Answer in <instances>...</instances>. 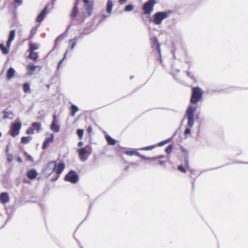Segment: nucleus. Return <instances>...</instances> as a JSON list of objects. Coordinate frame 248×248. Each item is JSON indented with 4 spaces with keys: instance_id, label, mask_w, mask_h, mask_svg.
I'll list each match as a JSON object with an SVG mask.
<instances>
[{
    "instance_id": "20",
    "label": "nucleus",
    "mask_w": 248,
    "mask_h": 248,
    "mask_svg": "<svg viewBox=\"0 0 248 248\" xmlns=\"http://www.w3.org/2000/svg\"><path fill=\"white\" fill-rule=\"evenodd\" d=\"M113 6V2L111 0H108L107 5V12L110 14L111 12L112 7Z\"/></svg>"
},
{
    "instance_id": "44",
    "label": "nucleus",
    "mask_w": 248,
    "mask_h": 248,
    "mask_svg": "<svg viewBox=\"0 0 248 248\" xmlns=\"http://www.w3.org/2000/svg\"><path fill=\"white\" fill-rule=\"evenodd\" d=\"M36 31V28H33L31 31V35L33 36L34 35Z\"/></svg>"
},
{
    "instance_id": "30",
    "label": "nucleus",
    "mask_w": 248,
    "mask_h": 248,
    "mask_svg": "<svg viewBox=\"0 0 248 248\" xmlns=\"http://www.w3.org/2000/svg\"><path fill=\"white\" fill-rule=\"evenodd\" d=\"M156 147H157L156 145H153L141 148L140 149V150H143V151L151 150Z\"/></svg>"
},
{
    "instance_id": "41",
    "label": "nucleus",
    "mask_w": 248,
    "mask_h": 248,
    "mask_svg": "<svg viewBox=\"0 0 248 248\" xmlns=\"http://www.w3.org/2000/svg\"><path fill=\"white\" fill-rule=\"evenodd\" d=\"M2 113L3 114V119H7L9 118V113L6 110H3L2 111Z\"/></svg>"
},
{
    "instance_id": "23",
    "label": "nucleus",
    "mask_w": 248,
    "mask_h": 248,
    "mask_svg": "<svg viewBox=\"0 0 248 248\" xmlns=\"http://www.w3.org/2000/svg\"><path fill=\"white\" fill-rule=\"evenodd\" d=\"M51 129L55 132H59L60 130V126L55 124V122H53L51 124Z\"/></svg>"
},
{
    "instance_id": "14",
    "label": "nucleus",
    "mask_w": 248,
    "mask_h": 248,
    "mask_svg": "<svg viewBox=\"0 0 248 248\" xmlns=\"http://www.w3.org/2000/svg\"><path fill=\"white\" fill-rule=\"evenodd\" d=\"M53 137H54L53 135L52 134L50 135V137L46 139V140H45V141L43 142V145L42 147L43 149H45L46 148H47L49 145V143L52 142L53 141Z\"/></svg>"
},
{
    "instance_id": "34",
    "label": "nucleus",
    "mask_w": 248,
    "mask_h": 248,
    "mask_svg": "<svg viewBox=\"0 0 248 248\" xmlns=\"http://www.w3.org/2000/svg\"><path fill=\"white\" fill-rule=\"evenodd\" d=\"M172 149H173V146L171 144H170L166 149L165 150V152L167 154H170L172 151Z\"/></svg>"
},
{
    "instance_id": "37",
    "label": "nucleus",
    "mask_w": 248,
    "mask_h": 248,
    "mask_svg": "<svg viewBox=\"0 0 248 248\" xmlns=\"http://www.w3.org/2000/svg\"><path fill=\"white\" fill-rule=\"evenodd\" d=\"M184 162H185V166L187 168H189L188 155L185 156V159H184Z\"/></svg>"
},
{
    "instance_id": "31",
    "label": "nucleus",
    "mask_w": 248,
    "mask_h": 248,
    "mask_svg": "<svg viewBox=\"0 0 248 248\" xmlns=\"http://www.w3.org/2000/svg\"><path fill=\"white\" fill-rule=\"evenodd\" d=\"M38 48V46L36 44H31L30 45V51H34V50L37 49Z\"/></svg>"
},
{
    "instance_id": "46",
    "label": "nucleus",
    "mask_w": 248,
    "mask_h": 248,
    "mask_svg": "<svg viewBox=\"0 0 248 248\" xmlns=\"http://www.w3.org/2000/svg\"><path fill=\"white\" fill-rule=\"evenodd\" d=\"M12 41H13L10 40H8H8L7 41V43H6L7 48H9V50L10 49L11 44V43H12Z\"/></svg>"
},
{
    "instance_id": "35",
    "label": "nucleus",
    "mask_w": 248,
    "mask_h": 248,
    "mask_svg": "<svg viewBox=\"0 0 248 248\" xmlns=\"http://www.w3.org/2000/svg\"><path fill=\"white\" fill-rule=\"evenodd\" d=\"M77 134L78 136L80 139H81L83 135L84 131L81 129H78L77 131Z\"/></svg>"
},
{
    "instance_id": "60",
    "label": "nucleus",
    "mask_w": 248,
    "mask_h": 248,
    "mask_svg": "<svg viewBox=\"0 0 248 248\" xmlns=\"http://www.w3.org/2000/svg\"><path fill=\"white\" fill-rule=\"evenodd\" d=\"M28 75H31V74H32V73L31 72H29V73H28Z\"/></svg>"
},
{
    "instance_id": "21",
    "label": "nucleus",
    "mask_w": 248,
    "mask_h": 248,
    "mask_svg": "<svg viewBox=\"0 0 248 248\" xmlns=\"http://www.w3.org/2000/svg\"><path fill=\"white\" fill-rule=\"evenodd\" d=\"M32 139V138L31 136L23 137L21 138V141L22 143L25 144L28 143Z\"/></svg>"
},
{
    "instance_id": "13",
    "label": "nucleus",
    "mask_w": 248,
    "mask_h": 248,
    "mask_svg": "<svg viewBox=\"0 0 248 248\" xmlns=\"http://www.w3.org/2000/svg\"><path fill=\"white\" fill-rule=\"evenodd\" d=\"M47 13V6L42 11L36 18V21L38 22H41L44 19Z\"/></svg>"
},
{
    "instance_id": "26",
    "label": "nucleus",
    "mask_w": 248,
    "mask_h": 248,
    "mask_svg": "<svg viewBox=\"0 0 248 248\" xmlns=\"http://www.w3.org/2000/svg\"><path fill=\"white\" fill-rule=\"evenodd\" d=\"M23 90L25 93H30L31 92L30 86L28 83H25L23 85Z\"/></svg>"
},
{
    "instance_id": "54",
    "label": "nucleus",
    "mask_w": 248,
    "mask_h": 248,
    "mask_svg": "<svg viewBox=\"0 0 248 248\" xmlns=\"http://www.w3.org/2000/svg\"><path fill=\"white\" fill-rule=\"evenodd\" d=\"M187 75L190 78H193V76H191V73L189 72H187Z\"/></svg>"
},
{
    "instance_id": "18",
    "label": "nucleus",
    "mask_w": 248,
    "mask_h": 248,
    "mask_svg": "<svg viewBox=\"0 0 248 248\" xmlns=\"http://www.w3.org/2000/svg\"><path fill=\"white\" fill-rule=\"evenodd\" d=\"M37 173L35 170H31L27 173L28 177L30 179H34L37 176Z\"/></svg>"
},
{
    "instance_id": "40",
    "label": "nucleus",
    "mask_w": 248,
    "mask_h": 248,
    "mask_svg": "<svg viewBox=\"0 0 248 248\" xmlns=\"http://www.w3.org/2000/svg\"><path fill=\"white\" fill-rule=\"evenodd\" d=\"M64 38V36L63 34H62L59 36L55 40V44H56L59 41H61Z\"/></svg>"
},
{
    "instance_id": "36",
    "label": "nucleus",
    "mask_w": 248,
    "mask_h": 248,
    "mask_svg": "<svg viewBox=\"0 0 248 248\" xmlns=\"http://www.w3.org/2000/svg\"><path fill=\"white\" fill-rule=\"evenodd\" d=\"M170 141V139H169L166 140H164L157 144V146H161L163 145L167 144V143L169 142Z\"/></svg>"
},
{
    "instance_id": "6",
    "label": "nucleus",
    "mask_w": 248,
    "mask_h": 248,
    "mask_svg": "<svg viewBox=\"0 0 248 248\" xmlns=\"http://www.w3.org/2000/svg\"><path fill=\"white\" fill-rule=\"evenodd\" d=\"M79 180L78 174L74 170H70L64 177L65 181L69 182L73 184L77 183Z\"/></svg>"
},
{
    "instance_id": "28",
    "label": "nucleus",
    "mask_w": 248,
    "mask_h": 248,
    "mask_svg": "<svg viewBox=\"0 0 248 248\" xmlns=\"http://www.w3.org/2000/svg\"><path fill=\"white\" fill-rule=\"evenodd\" d=\"M16 31L14 30H11L10 32V34L8 37V40L13 41L15 37Z\"/></svg>"
},
{
    "instance_id": "42",
    "label": "nucleus",
    "mask_w": 248,
    "mask_h": 248,
    "mask_svg": "<svg viewBox=\"0 0 248 248\" xmlns=\"http://www.w3.org/2000/svg\"><path fill=\"white\" fill-rule=\"evenodd\" d=\"M68 49L66 50V52L65 53V54H64V57L63 58V59L62 60H61V61H60L59 63H58V67H57V69L58 70V69L60 67V64L62 63V61H63V60L65 59V57H66V54L68 52Z\"/></svg>"
},
{
    "instance_id": "61",
    "label": "nucleus",
    "mask_w": 248,
    "mask_h": 248,
    "mask_svg": "<svg viewBox=\"0 0 248 248\" xmlns=\"http://www.w3.org/2000/svg\"><path fill=\"white\" fill-rule=\"evenodd\" d=\"M1 136V133L0 132V137Z\"/></svg>"
},
{
    "instance_id": "3",
    "label": "nucleus",
    "mask_w": 248,
    "mask_h": 248,
    "mask_svg": "<svg viewBox=\"0 0 248 248\" xmlns=\"http://www.w3.org/2000/svg\"><path fill=\"white\" fill-rule=\"evenodd\" d=\"M156 1L155 0H148L145 2L142 7V10L143 11V15H147L149 17L151 13L154 10L155 5L156 4Z\"/></svg>"
},
{
    "instance_id": "48",
    "label": "nucleus",
    "mask_w": 248,
    "mask_h": 248,
    "mask_svg": "<svg viewBox=\"0 0 248 248\" xmlns=\"http://www.w3.org/2000/svg\"><path fill=\"white\" fill-rule=\"evenodd\" d=\"M185 135H186L190 133V129L189 128H186L185 130Z\"/></svg>"
},
{
    "instance_id": "57",
    "label": "nucleus",
    "mask_w": 248,
    "mask_h": 248,
    "mask_svg": "<svg viewBox=\"0 0 248 248\" xmlns=\"http://www.w3.org/2000/svg\"><path fill=\"white\" fill-rule=\"evenodd\" d=\"M125 1H126V0H119V1H120L121 3H124V2Z\"/></svg>"
},
{
    "instance_id": "33",
    "label": "nucleus",
    "mask_w": 248,
    "mask_h": 248,
    "mask_svg": "<svg viewBox=\"0 0 248 248\" xmlns=\"http://www.w3.org/2000/svg\"><path fill=\"white\" fill-rule=\"evenodd\" d=\"M134 9V6L131 4L127 5L124 8V11L126 12L132 11Z\"/></svg>"
},
{
    "instance_id": "24",
    "label": "nucleus",
    "mask_w": 248,
    "mask_h": 248,
    "mask_svg": "<svg viewBox=\"0 0 248 248\" xmlns=\"http://www.w3.org/2000/svg\"><path fill=\"white\" fill-rule=\"evenodd\" d=\"M32 128L35 129L38 132H39L41 127V124L40 123L35 122L31 124Z\"/></svg>"
},
{
    "instance_id": "51",
    "label": "nucleus",
    "mask_w": 248,
    "mask_h": 248,
    "mask_svg": "<svg viewBox=\"0 0 248 248\" xmlns=\"http://www.w3.org/2000/svg\"><path fill=\"white\" fill-rule=\"evenodd\" d=\"M27 157H28V159H29L31 161V162H33V159L31 155H28Z\"/></svg>"
},
{
    "instance_id": "1",
    "label": "nucleus",
    "mask_w": 248,
    "mask_h": 248,
    "mask_svg": "<svg viewBox=\"0 0 248 248\" xmlns=\"http://www.w3.org/2000/svg\"><path fill=\"white\" fill-rule=\"evenodd\" d=\"M202 95L203 92L200 88L198 87L192 88L190 99V103L196 106L198 102L202 100Z\"/></svg>"
},
{
    "instance_id": "39",
    "label": "nucleus",
    "mask_w": 248,
    "mask_h": 248,
    "mask_svg": "<svg viewBox=\"0 0 248 248\" xmlns=\"http://www.w3.org/2000/svg\"><path fill=\"white\" fill-rule=\"evenodd\" d=\"M26 133L27 134H32L34 133V129L31 127H30L28 128V129L26 131Z\"/></svg>"
},
{
    "instance_id": "17",
    "label": "nucleus",
    "mask_w": 248,
    "mask_h": 248,
    "mask_svg": "<svg viewBox=\"0 0 248 248\" xmlns=\"http://www.w3.org/2000/svg\"><path fill=\"white\" fill-rule=\"evenodd\" d=\"M105 139L108 145H114L116 143V141L108 135L105 136Z\"/></svg>"
},
{
    "instance_id": "22",
    "label": "nucleus",
    "mask_w": 248,
    "mask_h": 248,
    "mask_svg": "<svg viewBox=\"0 0 248 248\" xmlns=\"http://www.w3.org/2000/svg\"><path fill=\"white\" fill-rule=\"evenodd\" d=\"M87 32H85V31H83L82 32H81L80 35H79V36L78 37H75L74 39H71L69 41V42H73V41H76V42H77V41H78V39H82L84 36V35L87 34Z\"/></svg>"
},
{
    "instance_id": "7",
    "label": "nucleus",
    "mask_w": 248,
    "mask_h": 248,
    "mask_svg": "<svg viewBox=\"0 0 248 248\" xmlns=\"http://www.w3.org/2000/svg\"><path fill=\"white\" fill-rule=\"evenodd\" d=\"M125 154L129 156H132V155H135L138 156L140 157V158L145 159V160H155L158 158L157 157H146L140 154L138 152H137V151H134V150L126 151L125 152Z\"/></svg>"
},
{
    "instance_id": "25",
    "label": "nucleus",
    "mask_w": 248,
    "mask_h": 248,
    "mask_svg": "<svg viewBox=\"0 0 248 248\" xmlns=\"http://www.w3.org/2000/svg\"><path fill=\"white\" fill-rule=\"evenodd\" d=\"M71 115L74 117L76 113L78 110V108L75 105H72L71 107Z\"/></svg>"
},
{
    "instance_id": "4",
    "label": "nucleus",
    "mask_w": 248,
    "mask_h": 248,
    "mask_svg": "<svg viewBox=\"0 0 248 248\" xmlns=\"http://www.w3.org/2000/svg\"><path fill=\"white\" fill-rule=\"evenodd\" d=\"M47 167L52 168V171L56 170L57 174L60 175L65 168V164L63 162H61L57 166L56 161H51L48 163Z\"/></svg>"
},
{
    "instance_id": "8",
    "label": "nucleus",
    "mask_w": 248,
    "mask_h": 248,
    "mask_svg": "<svg viewBox=\"0 0 248 248\" xmlns=\"http://www.w3.org/2000/svg\"><path fill=\"white\" fill-rule=\"evenodd\" d=\"M89 0H83L84 2V10L87 13V16H90L92 14L93 4L92 2H90Z\"/></svg>"
},
{
    "instance_id": "47",
    "label": "nucleus",
    "mask_w": 248,
    "mask_h": 248,
    "mask_svg": "<svg viewBox=\"0 0 248 248\" xmlns=\"http://www.w3.org/2000/svg\"><path fill=\"white\" fill-rule=\"evenodd\" d=\"M72 42L71 46L70 47V50L73 49L75 47L76 45V41H73V42Z\"/></svg>"
},
{
    "instance_id": "19",
    "label": "nucleus",
    "mask_w": 248,
    "mask_h": 248,
    "mask_svg": "<svg viewBox=\"0 0 248 248\" xmlns=\"http://www.w3.org/2000/svg\"><path fill=\"white\" fill-rule=\"evenodd\" d=\"M78 4V1H76L75 5L73 8V10L71 13V17L72 18H75L78 15V7H77Z\"/></svg>"
},
{
    "instance_id": "38",
    "label": "nucleus",
    "mask_w": 248,
    "mask_h": 248,
    "mask_svg": "<svg viewBox=\"0 0 248 248\" xmlns=\"http://www.w3.org/2000/svg\"><path fill=\"white\" fill-rule=\"evenodd\" d=\"M177 169L182 172L186 173V169L182 165H179L177 167Z\"/></svg>"
},
{
    "instance_id": "10",
    "label": "nucleus",
    "mask_w": 248,
    "mask_h": 248,
    "mask_svg": "<svg viewBox=\"0 0 248 248\" xmlns=\"http://www.w3.org/2000/svg\"><path fill=\"white\" fill-rule=\"evenodd\" d=\"M77 151L79 154L80 159L82 161H86L88 157L86 156V154L88 152L87 147L78 149L77 150Z\"/></svg>"
},
{
    "instance_id": "15",
    "label": "nucleus",
    "mask_w": 248,
    "mask_h": 248,
    "mask_svg": "<svg viewBox=\"0 0 248 248\" xmlns=\"http://www.w3.org/2000/svg\"><path fill=\"white\" fill-rule=\"evenodd\" d=\"M16 73V70L13 67L9 68L6 74V78L7 80H9L12 78H13L15 76Z\"/></svg>"
},
{
    "instance_id": "59",
    "label": "nucleus",
    "mask_w": 248,
    "mask_h": 248,
    "mask_svg": "<svg viewBox=\"0 0 248 248\" xmlns=\"http://www.w3.org/2000/svg\"><path fill=\"white\" fill-rule=\"evenodd\" d=\"M83 15L84 16H87L84 11L83 12Z\"/></svg>"
},
{
    "instance_id": "56",
    "label": "nucleus",
    "mask_w": 248,
    "mask_h": 248,
    "mask_svg": "<svg viewBox=\"0 0 248 248\" xmlns=\"http://www.w3.org/2000/svg\"><path fill=\"white\" fill-rule=\"evenodd\" d=\"M56 115H53V122H55V120H56Z\"/></svg>"
},
{
    "instance_id": "43",
    "label": "nucleus",
    "mask_w": 248,
    "mask_h": 248,
    "mask_svg": "<svg viewBox=\"0 0 248 248\" xmlns=\"http://www.w3.org/2000/svg\"><path fill=\"white\" fill-rule=\"evenodd\" d=\"M7 161L9 162H11L13 160V155L11 154H7Z\"/></svg>"
},
{
    "instance_id": "55",
    "label": "nucleus",
    "mask_w": 248,
    "mask_h": 248,
    "mask_svg": "<svg viewBox=\"0 0 248 248\" xmlns=\"http://www.w3.org/2000/svg\"><path fill=\"white\" fill-rule=\"evenodd\" d=\"M83 145V142L82 141H80L78 143V146H81Z\"/></svg>"
},
{
    "instance_id": "45",
    "label": "nucleus",
    "mask_w": 248,
    "mask_h": 248,
    "mask_svg": "<svg viewBox=\"0 0 248 248\" xmlns=\"http://www.w3.org/2000/svg\"><path fill=\"white\" fill-rule=\"evenodd\" d=\"M15 2L18 4L17 6H19L22 5L23 1L22 0H15Z\"/></svg>"
},
{
    "instance_id": "58",
    "label": "nucleus",
    "mask_w": 248,
    "mask_h": 248,
    "mask_svg": "<svg viewBox=\"0 0 248 248\" xmlns=\"http://www.w3.org/2000/svg\"><path fill=\"white\" fill-rule=\"evenodd\" d=\"M102 17H102V19H104V18H105L106 17V16H105L104 15H102Z\"/></svg>"
},
{
    "instance_id": "11",
    "label": "nucleus",
    "mask_w": 248,
    "mask_h": 248,
    "mask_svg": "<svg viewBox=\"0 0 248 248\" xmlns=\"http://www.w3.org/2000/svg\"><path fill=\"white\" fill-rule=\"evenodd\" d=\"M152 45L153 47L155 48L157 50V52L159 55L161 56V49L160 47V44L158 42V40L156 37H154L151 39Z\"/></svg>"
},
{
    "instance_id": "29",
    "label": "nucleus",
    "mask_w": 248,
    "mask_h": 248,
    "mask_svg": "<svg viewBox=\"0 0 248 248\" xmlns=\"http://www.w3.org/2000/svg\"><path fill=\"white\" fill-rule=\"evenodd\" d=\"M0 49L1 50L3 54H6L9 51V48L5 47L2 44H0Z\"/></svg>"
},
{
    "instance_id": "52",
    "label": "nucleus",
    "mask_w": 248,
    "mask_h": 248,
    "mask_svg": "<svg viewBox=\"0 0 248 248\" xmlns=\"http://www.w3.org/2000/svg\"><path fill=\"white\" fill-rule=\"evenodd\" d=\"M87 131L88 133H91L92 131V127L91 126H90L87 128Z\"/></svg>"
},
{
    "instance_id": "32",
    "label": "nucleus",
    "mask_w": 248,
    "mask_h": 248,
    "mask_svg": "<svg viewBox=\"0 0 248 248\" xmlns=\"http://www.w3.org/2000/svg\"><path fill=\"white\" fill-rule=\"evenodd\" d=\"M38 66L34 65L32 64H30L27 66V68L29 70H31L32 71H34Z\"/></svg>"
},
{
    "instance_id": "9",
    "label": "nucleus",
    "mask_w": 248,
    "mask_h": 248,
    "mask_svg": "<svg viewBox=\"0 0 248 248\" xmlns=\"http://www.w3.org/2000/svg\"><path fill=\"white\" fill-rule=\"evenodd\" d=\"M21 128V123L20 122L15 123L10 131V134L13 137H15L19 133V131Z\"/></svg>"
},
{
    "instance_id": "5",
    "label": "nucleus",
    "mask_w": 248,
    "mask_h": 248,
    "mask_svg": "<svg viewBox=\"0 0 248 248\" xmlns=\"http://www.w3.org/2000/svg\"><path fill=\"white\" fill-rule=\"evenodd\" d=\"M197 107L195 106H189L186 110V115L187 118V124L189 127L193 126L194 124V113Z\"/></svg>"
},
{
    "instance_id": "63",
    "label": "nucleus",
    "mask_w": 248,
    "mask_h": 248,
    "mask_svg": "<svg viewBox=\"0 0 248 248\" xmlns=\"http://www.w3.org/2000/svg\"><path fill=\"white\" fill-rule=\"evenodd\" d=\"M55 0H53V3L54 2V1H55Z\"/></svg>"
},
{
    "instance_id": "16",
    "label": "nucleus",
    "mask_w": 248,
    "mask_h": 248,
    "mask_svg": "<svg viewBox=\"0 0 248 248\" xmlns=\"http://www.w3.org/2000/svg\"><path fill=\"white\" fill-rule=\"evenodd\" d=\"M157 158L155 159V160H151V161H153V165H164L166 162V161H163V160H159V158L163 157V156L162 155H159L157 156Z\"/></svg>"
},
{
    "instance_id": "53",
    "label": "nucleus",
    "mask_w": 248,
    "mask_h": 248,
    "mask_svg": "<svg viewBox=\"0 0 248 248\" xmlns=\"http://www.w3.org/2000/svg\"><path fill=\"white\" fill-rule=\"evenodd\" d=\"M17 161L18 162H19V163H22V158L20 157H18L17 158Z\"/></svg>"
},
{
    "instance_id": "49",
    "label": "nucleus",
    "mask_w": 248,
    "mask_h": 248,
    "mask_svg": "<svg viewBox=\"0 0 248 248\" xmlns=\"http://www.w3.org/2000/svg\"><path fill=\"white\" fill-rule=\"evenodd\" d=\"M59 177H60V175L57 174V176H56V177H53V178H52L51 179V181H52V182H55V181H57V180L58 179V178H59Z\"/></svg>"
},
{
    "instance_id": "2",
    "label": "nucleus",
    "mask_w": 248,
    "mask_h": 248,
    "mask_svg": "<svg viewBox=\"0 0 248 248\" xmlns=\"http://www.w3.org/2000/svg\"><path fill=\"white\" fill-rule=\"evenodd\" d=\"M170 11L166 12H161L155 13L153 16V22L156 25H160L162 21L168 17L169 15L171 13Z\"/></svg>"
},
{
    "instance_id": "62",
    "label": "nucleus",
    "mask_w": 248,
    "mask_h": 248,
    "mask_svg": "<svg viewBox=\"0 0 248 248\" xmlns=\"http://www.w3.org/2000/svg\"><path fill=\"white\" fill-rule=\"evenodd\" d=\"M8 152V148L6 149V153Z\"/></svg>"
},
{
    "instance_id": "27",
    "label": "nucleus",
    "mask_w": 248,
    "mask_h": 248,
    "mask_svg": "<svg viewBox=\"0 0 248 248\" xmlns=\"http://www.w3.org/2000/svg\"><path fill=\"white\" fill-rule=\"evenodd\" d=\"M29 57L33 60H36L38 57V55L37 52L34 51H30Z\"/></svg>"
},
{
    "instance_id": "50",
    "label": "nucleus",
    "mask_w": 248,
    "mask_h": 248,
    "mask_svg": "<svg viewBox=\"0 0 248 248\" xmlns=\"http://www.w3.org/2000/svg\"><path fill=\"white\" fill-rule=\"evenodd\" d=\"M182 151L184 153V154H185V155H188V152L186 150V149H185L184 148H182Z\"/></svg>"
},
{
    "instance_id": "12",
    "label": "nucleus",
    "mask_w": 248,
    "mask_h": 248,
    "mask_svg": "<svg viewBox=\"0 0 248 248\" xmlns=\"http://www.w3.org/2000/svg\"><path fill=\"white\" fill-rule=\"evenodd\" d=\"M10 202V197L7 192H2L0 194V202L5 204Z\"/></svg>"
}]
</instances>
